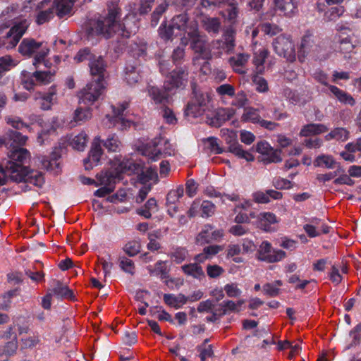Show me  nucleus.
I'll list each match as a JSON object with an SVG mask.
<instances>
[{"mask_svg": "<svg viewBox=\"0 0 361 361\" xmlns=\"http://www.w3.org/2000/svg\"><path fill=\"white\" fill-rule=\"evenodd\" d=\"M49 291L51 292L53 295L59 298H67L70 300L74 298L73 291L69 289L66 285L59 281H54L51 289L49 290Z\"/></svg>", "mask_w": 361, "mask_h": 361, "instance_id": "obj_15", "label": "nucleus"}, {"mask_svg": "<svg viewBox=\"0 0 361 361\" xmlns=\"http://www.w3.org/2000/svg\"><path fill=\"white\" fill-rule=\"evenodd\" d=\"M41 137H42V135H39L38 136L37 140H38V142H39L40 144H42V141L41 140Z\"/></svg>", "mask_w": 361, "mask_h": 361, "instance_id": "obj_62", "label": "nucleus"}, {"mask_svg": "<svg viewBox=\"0 0 361 361\" xmlns=\"http://www.w3.org/2000/svg\"><path fill=\"white\" fill-rule=\"evenodd\" d=\"M119 265L121 269L125 272L129 273L130 274H134L135 265L131 259L126 257H121L119 258Z\"/></svg>", "mask_w": 361, "mask_h": 361, "instance_id": "obj_29", "label": "nucleus"}, {"mask_svg": "<svg viewBox=\"0 0 361 361\" xmlns=\"http://www.w3.org/2000/svg\"><path fill=\"white\" fill-rule=\"evenodd\" d=\"M5 29L6 27H4V25H0V36L2 35V34H4Z\"/></svg>", "mask_w": 361, "mask_h": 361, "instance_id": "obj_59", "label": "nucleus"}, {"mask_svg": "<svg viewBox=\"0 0 361 361\" xmlns=\"http://www.w3.org/2000/svg\"><path fill=\"white\" fill-rule=\"evenodd\" d=\"M56 88L52 86L49 89L47 93L37 92L35 94V99L39 101V104L42 110H49L56 102Z\"/></svg>", "mask_w": 361, "mask_h": 361, "instance_id": "obj_10", "label": "nucleus"}, {"mask_svg": "<svg viewBox=\"0 0 361 361\" xmlns=\"http://www.w3.org/2000/svg\"><path fill=\"white\" fill-rule=\"evenodd\" d=\"M59 158V156L54 152L51 154V158L42 157L39 159L42 168L57 173L59 171V162L58 161Z\"/></svg>", "mask_w": 361, "mask_h": 361, "instance_id": "obj_17", "label": "nucleus"}, {"mask_svg": "<svg viewBox=\"0 0 361 361\" xmlns=\"http://www.w3.org/2000/svg\"><path fill=\"white\" fill-rule=\"evenodd\" d=\"M29 182L37 187H41L44 183V177L41 172L38 171H29L27 169V173L25 176L22 181Z\"/></svg>", "mask_w": 361, "mask_h": 361, "instance_id": "obj_22", "label": "nucleus"}, {"mask_svg": "<svg viewBox=\"0 0 361 361\" xmlns=\"http://www.w3.org/2000/svg\"><path fill=\"white\" fill-rule=\"evenodd\" d=\"M157 24V20L156 16V11H154L152 15V25L155 27Z\"/></svg>", "mask_w": 361, "mask_h": 361, "instance_id": "obj_54", "label": "nucleus"}, {"mask_svg": "<svg viewBox=\"0 0 361 361\" xmlns=\"http://www.w3.org/2000/svg\"><path fill=\"white\" fill-rule=\"evenodd\" d=\"M6 104V98L4 95L0 96V108H2Z\"/></svg>", "mask_w": 361, "mask_h": 361, "instance_id": "obj_56", "label": "nucleus"}, {"mask_svg": "<svg viewBox=\"0 0 361 361\" xmlns=\"http://www.w3.org/2000/svg\"><path fill=\"white\" fill-rule=\"evenodd\" d=\"M138 152L143 156L147 157L151 161H157L158 149L156 142H148L137 147Z\"/></svg>", "mask_w": 361, "mask_h": 361, "instance_id": "obj_19", "label": "nucleus"}, {"mask_svg": "<svg viewBox=\"0 0 361 361\" xmlns=\"http://www.w3.org/2000/svg\"><path fill=\"white\" fill-rule=\"evenodd\" d=\"M153 303L149 306V313L147 317L150 319H158V308L156 305H152Z\"/></svg>", "mask_w": 361, "mask_h": 361, "instance_id": "obj_44", "label": "nucleus"}, {"mask_svg": "<svg viewBox=\"0 0 361 361\" xmlns=\"http://www.w3.org/2000/svg\"><path fill=\"white\" fill-rule=\"evenodd\" d=\"M82 183L84 184H87V185H91V184H93V183H97L93 179H91L90 178H84L83 180H82Z\"/></svg>", "mask_w": 361, "mask_h": 361, "instance_id": "obj_51", "label": "nucleus"}, {"mask_svg": "<svg viewBox=\"0 0 361 361\" xmlns=\"http://www.w3.org/2000/svg\"><path fill=\"white\" fill-rule=\"evenodd\" d=\"M133 358V354L129 355L128 356L125 357L124 355H120V360L121 361H126L130 360Z\"/></svg>", "mask_w": 361, "mask_h": 361, "instance_id": "obj_52", "label": "nucleus"}, {"mask_svg": "<svg viewBox=\"0 0 361 361\" xmlns=\"http://www.w3.org/2000/svg\"><path fill=\"white\" fill-rule=\"evenodd\" d=\"M28 97V95L27 93H22V94H15L14 95V99L15 101H25Z\"/></svg>", "mask_w": 361, "mask_h": 361, "instance_id": "obj_45", "label": "nucleus"}, {"mask_svg": "<svg viewBox=\"0 0 361 361\" xmlns=\"http://www.w3.org/2000/svg\"><path fill=\"white\" fill-rule=\"evenodd\" d=\"M103 154L102 140L99 136L95 137L92 142L91 149L88 157L84 159V166L86 170H91L97 166Z\"/></svg>", "mask_w": 361, "mask_h": 361, "instance_id": "obj_8", "label": "nucleus"}, {"mask_svg": "<svg viewBox=\"0 0 361 361\" xmlns=\"http://www.w3.org/2000/svg\"><path fill=\"white\" fill-rule=\"evenodd\" d=\"M52 295H53L52 293L51 292L48 291V293L46 294V295H44L42 298V306L43 307V308L46 309V310L50 309L51 305Z\"/></svg>", "mask_w": 361, "mask_h": 361, "instance_id": "obj_39", "label": "nucleus"}, {"mask_svg": "<svg viewBox=\"0 0 361 361\" xmlns=\"http://www.w3.org/2000/svg\"><path fill=\"white\" fill-rule=\"evenodd\" d=\"M105 86L101 81L92 80L78 92L80 104L92 105L103 94Z\"/></svg>", "mask_w": 361, "mask_h": 361, "instance_id": "obj_7", "label": "nucleus"}, {"mask_svg": "<svg viewBox=\"0 0 361 361\" xmlns=\"http://www.w3.org/2000/svg\"><path fill=\"white\" fill-rule=\"evenodd\" d=\"M93 57V56H92L90 53V51L89 49H81L80 50L78 54H76V56H75L74 59L77 61V62H81V61H83L84 60H86V59H88L90 61V59Z\"/></svg>", "mask_w": 361, "mask_h": 361, "instance_id": "obj_33", "label": "nucleus"}, {"mask_svg": "<svg viewBox=\"0 0 361 361\" xmlns=\"http://www.w3.org/2000/svg\"><path fill=\"white\" fill-rule=\"evenodd\" d=\"M8 321V317L5 314H0V324L6 323Z\"/></svg>", "mask_w": 361, "mask_h": 361, "instance_id": "obj_48", "label": "nucleus"}, {"mask_svg": "<svg viewBox=\"0 0 361 361\" xmlns=\"http://www.w3.org/2000/svg\"><path fill=\"white\" fill-rule=\"evenodd\" d=\"M114 190V187L113 186H103L94 192V195L99 197H104L112 192Z\"/></svg>", "mask_w": 361, "mask_h": 361, "instance_id": "obj_35", "label": "nucleus"}, {"mask_svg": "<svg viewBox=\"0 0 361 361\" xmlns=\"http://www.w3.org/2000/svg\"><path fill=\"white\" fill-rule=\"evenodd\" d=\"M118 2V0H114V3L116 4Z\"/></svg>", "mask_w": 361, "mask_h": 361, "instance_id": "obj_64", "label": "nucleus"}, {"mask_svg": "<svg viewBox=\"0 0 361 361\" xmlns=\"http://www.w3.org/2000/svg\"><path fill=\"white\" fill-rule=\"evenodd\" d=\"M119 16L118 8L116 6H109L108 16H99L91 19L87 27L89 36H102L104 38L111 37L113 34L118 33L124 37H129L132 33H135L137 28V25L133 22L130 23V18H135V13L128 14L123 24L117 21Z\"/></svg>", "mask_w": 361, "mask_h": 361, "instance_id": "obj_1", "label": "nucleus"}, {"mask_svg": "<svg viewBox=\"0 0 361 361\" xmlns=\"http://www.w3.org/2000/svg\"><path fill=\"white\" fill-rule=\"evenodd\" d=\"M16 63L10 56H4L0 58V75L9 71L16 66Z\"/></svg>", "mask_w": 361, "mask_h": 361, "instance_id": "obj_30", "label": "nucleus"}, {"mask_svg": "<svg viewBox=\"0 0 361 361\" xmlns=\"http://www.w3.org/2000/svg\"><path fill=\"white\" fill-rule=\"evenodd\" d=\"M33 78H35L33 74L31 75L30 73L25 71L22 73V84L23 87L27 90H32L35 85Z\"/></svg>", "mask_w": 361, "mask_h": 361, "instance_id": "obj_31", "label": "nucleus"}, {"mask_svg": "<svg viewBox=\"0 0 361 361\" xmlns=\"http://www.w3.org/2000/svg\"><path fill=\"white\" fill-rule=\"evenodd\" d=\"M157 211V200L154 198H151L147 201L145 208L141 210L140 214L148 219L152 216V214H155Z\"/></svg>", "mask_w": 361, "mask_h": 361, "instance_id": "obj_24", "label": "nucleus"}, {"mask_svg": "<svg viewBox=\"0 0 361 361\" xmlns=\"http://www.w3.org/2000/svg\"><path fill=\"white\" fill-rule=\"evenodd\" d=\"M140 79L139 73L135 71L134 66L126 67L125 71V80L130 85H133L137 82Z\"/></svg>", "mask_w": 361, "mask_h": 361, "instance_id": "obj_25", "label": "nucleus"}, {"mask_svg": "<svg viewBox=\"0 0 361 361\" xmlns=\"http://www.w3.org/2000/svg\"><path fill=\"white\" fill-rule=\"evenodd\" d=\"M18 332H19V334H26V333L28 332V327H27V326H20L18 328Z\"/></svg>", "mask_w": 361, "mask_h": 361, "instance_id": "obj_53", "label": "nucleus"}, {"mask_svg": "<svg viewBox=\"0 0 361 361\" xmlns=\"http://www.w3.org/2000/svg\"><path fill=\"white\" fill-rule=\"evenodd\" d=\"M12 327L10 326L6 332L5 336H1L2 338H10L11 341L6 343L2 347L0 346V355H13L16 353L18 349V339L15 334L12 332Z\"/></svg>", "mask_w": 361, "mask_h": 361, "instance_id": "obj_11", "label": "nucleus"}, {"mask_svg": "<svg viewBox=\"0 0 361 361\" xmlns=\"http://www.w3.org/2000/svg\"><path fill=\"white\" fill-rule=\"evenodd\" d=\"M50 63L49 62L48 65ZM47 68H49L50 69L49 71H36L33 73L35 81L39 85H47L54 80V76L56 72L55 69H51L49 66H48Z\"/></svg>", "mask_w": 361, "mask_h": 361, "instance_id": "obj_18", "label": "nucleus"}, {"mask_svg": "<svg viewBox=\"0 0 361 361\" xmlns=\"http://www.w3.org/2000/svg\"><path fill=\"white\" fill-rule=\"evenodd\" d=\"M30 22L27 19H21L15 22L13 26L7 30L8 26H4V34L0 36V48L6 49L14 48L19 42L27 30Z\"/></svg>", "mask_w": 361, "mask_h": 361, "instance_id": "obj_5", "label": "nucleus"}, {"mask_svg": "<svg viewBox=\"0 0 361 361\" xmlns=\"http://www.w3.org/2000/svg\"><path fill=\"white\" fill-rule=\"evenodd\" d=\"M123 341L129 345L134 344L137 341L136 334L134 332H126L123 335Z\"/></svg>", "mask_w": 361, "mask_h": 361, "instance_id": "obj_36", "label": "nucleus"}, {"mask_svg": "<svg viewBox=\"0 0 361 361\" xmlns=\"http://www.w3.org/2000/svg\"><path fill=\"white\" fill-rule=\"evenodd\" d=\"M9 160L0 164V173L5 178L16 182H21L27 173V168L24 165L30 160V152L23 147H13L8 152Z\"/></svg>", "mask_w": 361, "mask_h": 361, "instance_id": "obj_2", "label": "nucleus"}, {"mask_svg": "<svg viewBox=\"0 0 361 361\" xmlns=\"http://www.w3.org/2000/svg\"><path fill=\"white\" fill-rule=\"evenodd\" d=\"M91 281H92V284L94 287L98 288H101L102 287L100 282L98 280H97L96 279H92Z\"/></svg>", "mask_w": 361, "mask_h": 361, "instance_id": "obj_49", "label": "nucleus"}, {"mask_svg": "<svg viewBox=\"0 0 361 361\" xmlns=\"http://www.w3.org/2000/svg\"><path fill=\"white\" fill-rule=\"evenodd\" d=\"M140 250V244L137 240L127 243L123 247V251L130 257L135 256Z\"/></svg>", "mask_w": 361, "mask_h": 361, "instance_id": "obj_27", "label": "nucleus"}, {"mask_svg": "<svg viewBox=\"0 0 361 361\" xmlns=\"http://www.w3.org/2000/svg\"><path fill=\"white\" fill-rule=\"evenodd\" d=\"M53 4L50 0H43L35 8V21L38 25H42L48 22L54 17V11Z\"/></svg>", "mask_w": 361, "mask_h": 361, "instance_id": "obj_9", "label": "nucleus"}, {"mask_svg": "<svg viewBox=\"0 0 361 361\" xmlns=\"http://www.w3.org/2000/svg\"><path fill=\"white\" fill-rule=\"evenodd\" d=\"M15 293V291H11V292H9L8 293V295H9V297H11V295H13Z\"/></svg>", "mask_w": 361, "mask_h": 361, "instance_id": "obj_63", "label": "nucleus"}, {"mask_svg": "<svg viewBox=\"0 0 361 361\" xmlns=\"http://www.w3.org/2000/svg\"><path fill=\"white\" fill-rule=\"evenodd\" d=\"M72 264H73V262L71 259H66L65 260H63L61 261L59 264V267H60V269L61 270H67L70 267H72Z\"/></svg>", "mask_w": 361, "mask_h": 361, "instance_id": "obj_43", "label": "nucleus"}, {"mask_svg": "<svg viewBox=\"0 0 361 361\" xmlns=\"http://www.w3.org/2000/svg\"><path fill=\"white\" fill-rule=\"evenodd\" d=\"M140 257L144 262L147 263L152 261L153 256L149 253H145Z\"/></svg>", "mask_w": 361, "mask_h": 361, "instance_id": "obj_47", "label": "nucleus"}, {"mask_svg": "<svg viewBox=\"0 0 361 361\" xmlns=\"http://www.w3.org/2000/svg\"><path fill=\"white\" fill-rule=\"evenodd\" d=\"M142 169L143 164L141 161L137 162L132 159H123L115 166L114 169L98 174L96 186H113L115 188L116 181L122 178L123 173L128 175L139 174L140 172L142 171Z\"/></svg>", "mask_w": 361, "mask_h": 361, "instance_id": "obj_3", "label": "nucleus"}, {"mask_svg": "<svg viewBox=\"0 0 361 361\" xmlns=\"http://www.w3.org/2000/svg\"><path fill=\"white\" fill-rule=\"evenodd\" d=\"M78 0H50V4H53V9L56 14L62 18L66 15L71 14L73 4Z\"/></svg>", "mask_w": 361, "mask_h": 361, "instance_id": "obj_14", "label": "nucleus"}, {"mask_svg": "<svg viewBox=\"0 0 361 361\" xmlns=\"http://www.w3.org/2000/svg\"><path fill=\"white\" fill-rule=\"evenodd\" d=\"M54 61L56 63H59V56H54Z\"/></svg>", "mask_w": 361, "mask_h": 361, "instance_id": "obj_61", "label": "nucleus"}, {"mask_svg": "<svg viewBox=\"0 0 361 361\" xmlns=\"http://www.w3.org/2000/svg\"><path fill=\"white\" fill-rule=\"evenodd\" d=\"M148 229V224L146 223L140 224L138 225V230L140 231H146Z\"/></svg>", "mask_w": 361, "mask_h": 361, "instance_id": "obj_50", "label": "nucleus"}, {"mask_svg": "<svg viewBox=\"0 0 361 361\" xmlns=\"http://www.w3.org/2000/svg\"><path fill=\"white\" fill-rule=\"evenodd\" d=\"M4 180L0 177V186L4 185Z\"/></svg>", "mask_w": 361, "mask_h": 361, "instance_id": "obj_60", "label": "nucleus"}, {"mask_svg": "<svg viewBox=\"0 0 361 361\" xmlns=\"http://www.w3.org/2000/svg\"><path fill=\"white\" fill-rule=\"evenodd\" d=\"M99 263L102 265V269L104 272L105 276L109 274L111 271V269L112 268V263L110 262L106 261L104 258L99 259Z\"/></svg>", "mask_w": 361, "mask_h": 361, "instance_id": "obj_40", "label": "nucleus"}, {"mask_svg": "<svg viewBox=\"0 0 361 361\" xmlns=\"http://www.w3.org/2000/svg\"><path fill=\"white\" fill-rule=\"evenodd\" d=\"M92 118V109L90 107H78L73 116V120L76 123H85Z\"/></svg>", "mask_w": 361, "mask_h": 361, "instance_id": "obj_21", "label": "nucleus"}, {"mask_svg": "<svg viewBox=\"0 0 361 361\" xmlns=\"http://www.w3.org/2000/svg\"><path fill=\"white\" fill-rule=\"evenodd\" d=\"M139 180H140V182L142 183H145L147 182V179H145V178H143V175L142 174H140L139 176Z\"/></svg>", "mask_w": 361, "mask_h": 361, "instance_id": "obj_58", "label": "nucleus"}, {"mask_svg": "<svg viewBox=\"0 0 361 361\" xmlns=\"http://www.w3.org/2000/svg\"><path fill=\"white\" fill-rule=\"evenodd\" d=\"M30 120L33 122V121H36V122H39L42 118L38 116H36V115H32L30 116Z\"/></svg>", "mask_w": 361, "mask_h": 361, "instance_id": "obj_55", "label": "nucleus"}, {"mask_svg": "<svg viewBox=\"0 0 361 361\" xmlns=\"http://www.w3.org/2000/svg\"><path fill=\"white\" fill-rule=\"evenodd\" d=\"M154 0H144V1L142 2L140 7V13L141 14H145L148 13L149 11H151L152 8V4Z\"/></svg>", "mask_w": 361, "mask_h": 361, "instance_id": "obj_38", "label": "nucleus"}, {"mask_svg": "<svg viewBox=\"0 0 361 361\" xmlns=\"http://www.w3.org/2000/svg\"><path fill=\"white\" fill-rule=\"evenodd\" d=\"M68 87L71 89L74 87V82L73 79L69 80L68 82Z\"/></svg>", "mask_w": 361, "mask_h": 361, "instance_id": "obj_57", "label": "nucleus"}, {"mask_svg": "<svg viewBox=\"0 0 361 361\" xmlns=\"http://www.w3.org/2000/svg\"><path fill=\"white\" fill-rule=\"evenodd\" d=\"M5 120L6 123L11 126L13 128L16 129H22L23 128L25 127L29 130H30V127L29 125L24 123L22 119L18 116H8L5 118Z\"/></svg>", "mask_w": 361, "mask_h": 361, "instance_id": "obj_26", "label": "nucleus"}, {"mask_svg": "<svg viewBox=\"0 0 361 361\" xmlns=\"http://www.w3.org/2000/svg\"><path fill=\"white\" fill-rule=\"evenodd\" d=\"M25 275L29 277L33 282L40 283L44 281V274L41 271H34L27 269L25 271Z\"/></svg>", "mask_w": 361, "mask_h": 361, "instance_id": "obj_32", "label": "nucleus"}, {"mask_svg": "<svg viewBox=\"0 0 361 361\" xmlns=\"http://www.w3.org/2000/svg\"><path fill=\"white\" fill-rule=\"evenodd\" d=\"M148 93L155 104H157L158 102V88L154 86H150L148 88Z\"/></svg>", "mask_w": 361, "mask_h": 361, "instance_id": "obj_41", "label": "nucleus"}, {"mask_svg": "<svg viewBox=\"0 0 361 361\" xmlns=\"http://www.w3.org/2000/svg\"><path fill=\"white\" fill-rule=\"evenodd\" d=\"M150 297V294L147 291H138L136 293L135 298L137 300H143V303L145 304L144 307H139L138 312L141 315H145L147 314L146 307L150 306L153 302L148 301Z\"/></svg>", "mask_w": 361, "mask_h": 361, "instance_id": "obj_23", "label": "nucleus"}, {"mask_svg": "<svg viewBox=\"0 0 361 361\" xmlns=\"http://www.w3.org/2000/svg\"><path fill=\"white\" fill-rule=\"evenodd\" d=\"M157 234L154 232V233H150L149 234V242L147 245V248L149 250H152V251H156L158 250V243H157Z\"/></svg>", "mask_w": 361, "mask_h": 361, "instance_id": "obj_34", "label": "nucleus"}, {"mask_svg": "<svg viewBox=\"0 0 361 361\" xmlns=\"http://www.w3.org/2000/svg\"><path fill=\"white\" fill-rule=\"evenodd\" d=\"M28 140L27 136L22 135V133L9 130L4 138H0V145L3 144L9 145L10 147H16V145H25Z\"/></svg>", "mask_w": 361, "mask_h": 361, "instance_id": "obj_12", "label": "nucleus"}, {"mask_svg": "<svg viewBox=\"0 0 361 361\" xmlns=\"http://www.w3.org/2000/svg\"><path fill=\"white\" fill-rule=\"evenodd\" d=\"M151 187L149 185L145 184L140 190L138 196L137 197V202H142L147 197V193L150 190Z\"/></svg>", "mask_w": 361, "mask_h": 361, "instance_id": "obj_37", "label": "nucleus"}, {"mask_svg": "<svg viewBox=\"0 0 361 361\" xmlns=\"http://www.w3.org/2000/svg\"><path fill=\"white\" fill-rule=\"evenodd\" d=\"M88 141V136L85 132H81L77 135L71 136L68 138L69 145L75 149L83 151Z\"/></svg>", "mask_w": 361, "mask_h": 361, "instance_id": "obj_16", "label": "nucleus"}, {"mask_svg": "<svg viewBox=\"0 0 361 361\" xmlns=\"http://www.w3.org/2000/svg\"><path fill=\"white\" fill-rule=\"evenodd\" d=\"M89 66L91 74L97 77L94 80L104 82V72L106 65L102 57L93 56L90 59Z\"/></svg>", "mask_w": 361, "mask_h": 361, "instance_id": "obj_13", "label": "nucleus"}, {"mask_svg": "<svg viewBox=\"0 0 361 361\" xmlns=\"http://www.w3.org/2000/svg\"><path fill=\"white\" fill-rule=\"evenodd\" d=\"M40 340L37 335L30 336L26 338H22L21 348L23 349H32L39 344Z\"/></svg>", "mask_w": 361, "mask_h": 361, "instance_id": "obj_28", "label": "nucleus"}, {"mask_svg": "<svg viewBox=\"0 0 361 361\" xmlns=\"http://www.w3.org/2000/svg\"><path fill=\"white\" fill-rule=\"evenodd\" d=\"M8 278L9 281H13L16 283H18L21 282V279L20 276L17 274H11L8 275Z\"/></svg>", "mask_w": 361, "mask_h": 361, "instance_id": "obj_46", "label": "nucleus"}, {"mask_svg": "<svg viewBox=\"0 0 361 361\" xmlns=\"http://www.w3.org/2000/svg\"><path fill=\"white\" fill-rule=\"evenodd\" d=\"M18 51L24 56H33L35 66L37 67L39 64L43 63L45 67H48L49 61L46 60V57L49 53V48L47 43L25 38L20 44Z\"/></svg>", "mask_w": 361, "mask_h": 361, "instance_id": "obj_4", "label": "nucleus"}, {"mask_svg": "<svg viewBox=\"0 0 361 361\" xmlns=\"http://www.w3.org/2000/svg\"><path fill=\"white\" fill-rule=\"evenodd\" d=\"M102 144L110 152H119L122 147L121 141L115 134L109 135L105 141L102 140Z\"/></svg>", "mask_w": 361, "mask_h": 361, "instance_id": "obj_20", "label": "nucleus"}, {"mask_svg": "<svg viewBox=\"0 0 361 361\" xmlns=\"http://www.w3.org/2000/svg\"><path fill=\"white\" fill-rule=\"evenodd\" d=\"M111 108L113 115H106V119L104 120V125L108 128L118 126L121 130L130 127L132 122L126 118V113H125V111L128 108V103L123 102L118 104L117 106H112Z\"/></svg>", "mask_w": 361, "mask_h": 361, "instance_id": "obj_6", "label": "nucleus"}, {"mask_svg": "<svg viewBox=\"0 0 361 361\" xmlns=\"http://www.w3.org/2000/svg\"><path fill=\"white\" fill-rule=\"evenodd\" d=\"M157 319H150L149 317L147 318L148 325L151 328V330L155 334H158V324Z\"/></svg>", "mask_w": 361, "mask_h": 361, "instance_id": "obj_42", "label": "nucleus"}]
</instances>
